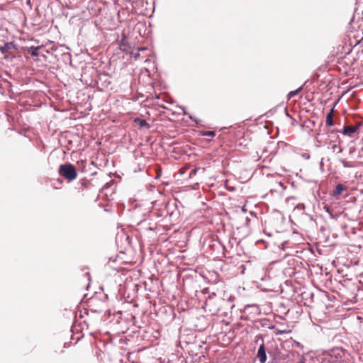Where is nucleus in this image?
<instances>
[{"label": "nucleus", "instance_id": "f257e3e1", "mask_svg": "<svg viewBox=\"0 0 363 363\" xmlns=\"http://www.w3.org/2000/svg\"><path fill=\"white\" fill-rule=\"evenodd\" d=\"M58 174L69 182L74 180L77 177L76 167L70 163L60 164Z\"/></svg>", "mask_w": 363, "mask_h": 363}, {"label": "nucleus", "instance_id": "4468645a", "mask_svg": "<svg viewBox=\"0 0 363 363\" xmlns=\"http://www.w3.org/2000/svg\"><path fill=\"white\" fill-rule=\"evenodd\" d=\"M146 222H147V219H145L144 220L141 221L140 223V224L143 225V224H145Z\"/></svg>", "mask_w": 363, "mask_h": 363}, {"label": "nucleus", "instance_id": "39448f33", "mask_svg": "<svg viewBox=\"0 0 363 363\" xmlns=\"http://www.w3.org/2000/svg\"><path fill=\"white\" fill-rule=\"evenodd\" d=\"M42 48L41 46L30 47L28 48V52L33 57H38L40 55L39 50Z\"/></svg>", "mask_w": 363, "mask_h": 363}, {"label": "nucleus", "instance_id": "2eb2a0df", "mask_svg": "<svg viewBox=\"0 0 363 363\" xmlns=\"http://www.w3.org/2000/svg\"><path fill=\"white\" fill-rule=\"evenodd\" d=\"M301 363H304V359H303L301 360Z\"/></svg>", "mask_w": 363, "mask_h": 363}, {"label": "nucleus", "instance_id": "7ed1b4c3", "mask_svg": "<svg viewBox=\"0 0 363 363\" xmlns=\"http://www.w3.org/2000/svg\"><path fill=\"white\" fill-rule=\"evenodd\" d=\"M262 343L261 344V345L259 346V347L258 349L257 357L259 359L260 363H266V362H267L266 349H265L264 344L263 342L262 339Z\"/></svg>", "mask_w": 363, "mask_h": 363}, {"label": "nucleus", "instance_id": "1a4fd4ad", "mask_svg": "<svg viewBox=\"0 0 363 363\" xmlns=\"http://www.w3.org/2000/svg\"><path fill=\"white\" fill-rule=\"evenodd\" d=\"M302 90V86L298 88L294 91H291L288 94V99H290L297 95Z\"/></svg>", "mask_w": 363, "mask_h": 363}, {"label": "nucleus", "instance_id": "6e6552de", "mask_svg": "<svg viewBox=\"0 0 363 363\" xmlns=\"http://www.w3.org/2000/svg\"><path fill=\"white\" fill-rule=\"evenodd\" d=\"M333 108L330 110V111L327 114L326 116L325 123L328 126H332L333 125Z\"/></svg>", "mask_w": 363, "mask_h": 363}, {"label": "nucleus", "instance_id": "9d476101", "mask_svg": "<svg viewBox=\"0 0 363 363\" xmlns=\"http://www.w3.org/2000/svg\"><path fill=\"white\" fill-rule=\"evenodd\" d=\"M201 135H203V136L214 137L216 135V133L214 131H211V130L203 131L201 133Z\"/></svg>", "mask_w": 363, "mask_h": 363}, {"label": "nucleus", "instance_id": "9b49d317", "mask_svg": "<svg viewBox=\"0 0 363 363\" xmlns=\"http://www.w3.org/2000/svg\"><path fill=\"white\" fill-rule=\"evenodd\" d=\"M296 209H298V210H304L305 209V205L304 203H298L296 206L295 207Z\"/></svg>", "mask_w": 363, "mask_h": 363}, {"label": "nucleus", "instance_id": "0eeeda50", "mask_svg": "<svg viewBox=\"0 0 363 363\" xmlns=\"http://www.w3.org/2000/svg\"><path fill=\"white\" fill-rule=\"evenodd\" d=\"M134 122H135V123L138 124L140 128H150L149 124L144 119H140L139 118H135Z\"/></svg>", "mask_w": 363, "mask_h": 363}, {"label": "nucleus", "instance_id": "f8f14e48", "mask_svg": "<svg viewBox=\"0 0 363 363\" xmlns=\"http://www.w3.org/2000/svg\"><path fill=\"white\" fill-rule=\"evenodd\" d=\"M340 162L342 164L343 167H350L351 165L349 164L348 162L344 160H340Z\"/></svg>", "mask_w": 363, "mask_h": 363}, {"label": "nucleus", "instance_id": "f03ea898", "mask_svg": "<svg viewBox=\"0 0 363 363\" xmlns=\"http://www.w3.org/2000/svg\"><path fill=\"white\" fill-rule=\"evenodd\" d=\"M16 49V45L13 42H7L4 44V45L0 46V52L3 54L4 58L5 60H8L9 58V55H11V50Z\"/></svg>", "mask_w": 363, "mask_h": 363}, {"label": "nucleus", "instance_id": "20e7f679", "mask_svg": "<svg viewBox=\"0 0 363 363\" xmlns=\"http://www.w3.org/2000/svg\"><path fill=\"white\" fill-rule=\"evenodd\" d=\"M357 128L354 126L347 125L344 127L342 133L344 135L352 136L357 131Z\"/></svg>", "mask_w": 363, "mask_h": 363}, {"label": "nucleus", "instance_id": "423d86ee", "mask_svg": "<svg viewBox=\"0 0 363 363\" xmlns=\"http://www.w3.org/2000/svg\"><path fill=\"white\" fill-rule=\"evenodd\" d=\"M345 189V186L343 184H338L337 185H336L335 189L333 192V196H337L340 195Z\"/></svg>", "mask_w": 363, "mask_h": 363}, {"label": "nucleus", "instance_id": "ddd939ff", "mask_svg": "<svg viewBox=\"0 0 363 363\" xmlns=\"http://www.w3.org/2000/svg\"><path fill=\"white\" fill-rule=\"evenodd\" d=\"M155 228H156L155 225L148 227V229H149V230H155Z\"/></svg>", "mask_w": 363, "mask_h": 363}]
</instances>
